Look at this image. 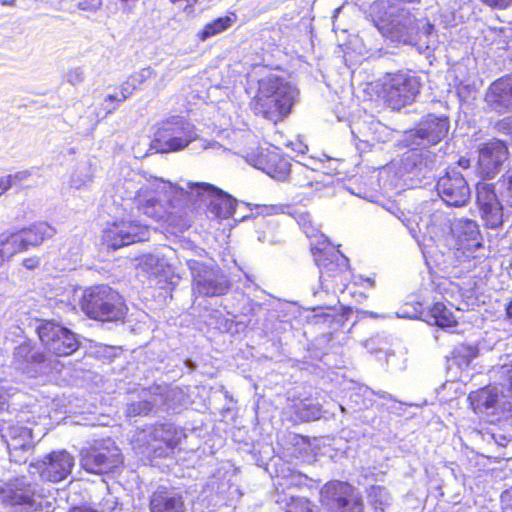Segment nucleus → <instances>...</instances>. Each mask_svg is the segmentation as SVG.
Segmentation results:
<instances>
[{
	"instance_id": "0e129e2a",
	"label": "nucleus",
	"mask_w": 512,
	"mask_h": 512,
	"mask_svg": "<svg viewBox=\"0 0 512 512\" xmlns=\"http://www.w3.org/2000/svg\"><path fill=\"white\" fill-rule=\"evenodd\" d=\"M459 164L466 168V167H468L469 160H460Z\"/></svg>"
},
{
	"instance_id": "393cba45",
	"label": "nucleus",
	"mask_w": 512,
	"mask_h": 512,
	"mask_svg": "<svg viewBox=\"0 0 512 512\" xmlns=\"http://www.w3.org/2000/svg\"><path fill=\"white\" fill-rule=\"evenodd\" d=\"M150 510L151 512H184L183 497L174 490L160 487L151 496Z\"/></svg>"
},
{
	"instance_id": "9d476101",
	"label": "nucleus",
	"mask_w": 512,
	"mask_h": 512,
	"mask_svg": "<svg viewBox=\"0 0 512 512\" xmlns=\"http://www.w3.org/2000/svg\"><path fill=\"white\" fill-rule=\"evenodd\" d=\"M419 91V78L407 73L389 74L383 81L384 98L387 104L395 110L413 102Z\"/></svg>"
},
{
	"instance_id": "f8f14e48",
	"label": "nucleus",
	"mask_w": 512,
	"mask_h": 512,
	"mask_svg": "<svg viewBox=\"0 0 512 512\" xmlns=\"http://www.w3.org/2000/svg\"><path fill=\"white\" fill-rule=\"evenodd\" d=\"M37 333L45 349L56 356H68L78 349L74 333L53 321L42 322Z\"/></svg>"
},
{
	"instance_id": "5fc2aeb1",
	"label": "nucleus",
	"mask_w": 512,
	"mask_h": 512,
	"mask_svg": "<svg viewBox=\"0 0 512 512\" xmlns=\"http://www.w3.org/2000/svg\"><path fill=\"white\" fill-rule=\"evenodd\" d=\"M11 188L10 178H6L5 175H0V196Z\"/></svg>"
},
{
	"instance_id": "f257e3e1",
	"label": "nucleus",
	"mask_w": 512,
	"mask_h": 512,
	"mask_svg": "<svg viewBox=\"0 0 512 512\" xmlns=\"http://www.w3.org/2000/svg\"><path fill=\"white\" fill-rule=\"evenodd\" d=\"M126 184L127 189H131L130 193H134L132 200L137 210L157 221L166 217L172 198L178 195L187 194L191 198L209 201V211L223 219L233 215L237 204L236 199L207 183L186 182L185 187H180L158 178H150L143 183L137 182V185L132 181Z\"/></svg>"
},
{
	"instance_id": "a18cd8bd",
	"label": "nucleus",
	"mask_w": 512,
	"mask_h": 512,
	"mask_svg": "<svg viewBox=\"0 0 512 512\" xmlns=\"http://www.w3.org/2000/svg\"><path fill=\"white\" fill-rule=\"evenodd\" d=\"M12 389L2 382H0V411H3L8 406L9 398L11 397Z\"/></svg>"
},
{
	"instance_id": "774afa93",
	"label": "nucleus",
	"mask_w": 512,
	"mask_h": 512,
	"mask_svg": "<svg viewBox=\"0 0 512 512\" xmlns=\"http://www.w3.org/2000/svg\"><path fill=\"white\" fill-rule=\"evenodd\" d=\"M369 315H370L371 317H374V318H376V317H377V314H375V313H373V312H370V313H369Z\"/></svg>"
},
{
	"instance_id": "e433bc0d",
	"label": "nucleus",
	"mask_w": 512,
	"mask_h": 512,
	"mask_svg": "<svg viewBox=\"0 0 512 512\" xmlns=\"http://www.w3.org/2000/svg\"><path fill=\"white\" fill-rule=\"evenodd\" d=\"M274 147L263 148L260 147L256 152L247 154V161L255 168L260 170V162H267L268 154H272Z\"/></svg>"
},
{
	"instance_id": "e2e57ef3",
	"label": "nucleus",
	"mask_w": 512,
	"mask_h": 512,
	"mask_svg": "<svg viewBox=\"0 0 512 512\" xmlns=\"http://www.w3.org/2000/svg\"><path fill=\"white\" fill-rule=\"evenodd\" d=\"M204 253H205V251L203 249H200V248L195 249V254L199 257H201Z\"/></svg>"
},
{
	"instance_id": "0eeeda50",
	"label": "nucleus",
	"mask_w": 512,
	"mask_h": 512,
	"mask_svg": "<svg viewBox=\"0 0 512 512\" xmlns=\"http://www.w3.org/2000/svg\"><path fill=\"white\" fill-rule=\"evenodd\" d=\"M399 219L408 228L414 238L417 233L429 236L433 241H440L451 235L453 222L451 218L440 210H427L421 216L417 214L401 213Z\"/></svg>"
},
{
	"instance_id": "49530a36",
	"label": "nucleus",
	"mask_w": 512,
	"mask_h": 512,
	"mask_svg": "<svg viewBox=\"0 0 512 512\" xmlns=\"http://www.w3.org/2000/svg\"><path fill=\"white\" fill-rule=\"evenodd\" d=\"M501 502L504 512H512V487L502 493Z\"/></svg>"
},
{
	"instance_id": "dca6fc26",
	"label": "nucleus",
	"mask_w": 512,
	"mask_h": 512,
	"mask_svg": "<svg viewBox=\"0 0 512 512\" xmlns=\"http://www.w3.org/2000/svg\"><path fill=\"white\" fill-rule=\"evenodd\" d=\"M436 189L441 199L447 205L455 207L465 205L471 195L465 178L455 170L449 171L440 177Z\"/></svg>"
},
{
	"instance_id": "a19ab883",
	"label": "nucleus",
	"mask_w": 512,
	"mask_h": 512,
	"mask_svg": "<svg viewBox=\"0 0 512 512\" xmlns=\"http://www.w3.org/2000/svg\"><path fill=\"white\" fill-rule=\"evenodd\" d=\"M502 195L512 205V167L501 178Z\"/></svg>"
},
{
	"instance_id": "72a5a7b5",
	"label": "nucleus",
	"mask_w": 512,
	"mask_h": 512,
	"mask_svg": "<svg viewBox=\"0 0 512 512\" xmlns=\"http://www.w3.org/2000/svg\"><path fill=\"white\" fill-rule=\"evenodd\" d=\"M142 266L144 270L154 276L166 275L170 271L164 259L152 254L144 257Z\"/></svg>"
},
{
	"instance_id": "4c0bfd02",
	"label": "nucleus",
	"mask_w": 512,
	"mask_h": 512,
	"mask_svg": "<svg viewBox=\"0 0 512 512\" xmlns=\"http://www.w3.org/2000/svg\"><path fill=\"white\" fill-rule=\"evenodd\" d=\"M154 75V71L150 67L143 68L129 76V84L137 89L148 79Z\"/></svg>"
},
{
	"instance_id": "37998d69",
	"label": "nucleus",
	"mask_w": 512,
	"mask_h": 512,
	"mask_svg": "<svg viewBox=\"0 0 512 512\" xmlns=\"http://www.w3.org/2000/svg\"><path fill=\"white\" fill-rule=\"evenodd\" d=\"M67 81L72 85H77L84 80V72L82 68L75 67L68 70L66 75Z\"/></svg>"
},
{
	"instance_id": "f03ea898",
	"label": "nucleus",
	"mask_w": 512,
	"mask_h": 512,
	"mask_svg": "<svg viewBox=\"0 0 512 512\" xmlns=\"http://www.w3.org/2000/svg\"><path fill=\"white\" fill-rule=\"evenodd\" d=\"M299 91L277 72L260 75L250 107L256 115L276 124L285 119L298 100Z\"/></svg>"
},
{
	"instance_id": "052dcab7",
	"label": "nucleus",
	"mask_w": 512,
	"mask_h": 512,
	"mask_svg": "<svg viewBox=\"0 0 512 512\" xmlns=\"http://www.w3.org/2000/svg\"><path fill=\"white\" fill-rule=\"evenodd\" d=\"M506 316L508 319L512 320V300L506 306Z\"/></svg>"
},
{
	"instance_id": "39448f33",
	"label": "nucleus",
	"mask_w": 512,
	"mask_h": 512,
	"mask_svg": "<svg viewBox=\"0 0 512 512\" xmlns=\"http://www.w3.org/2000/svg\"><path fill=\"white\" fill-rule=\"evenodd\" d=\"M473 411L491 423L512 419V401L503 386L489 385L473 391L468 397Z\"/></svg>"
},
{
	"instance_id": "864d4df0",
	"label": "nucleus",
	"mask_w": 512,
	"mask_h": 512,
	"mask_svg": "<svg viewBox=\"0 0 512 512\" xmlns=\"http://www.w3.org/2000/svg\"><path fill=\"white\" fill-rule=\"evenodd\" d=\"M354 282L356 285H360L363 287L372 288L374 287V280L370 278H364L363 276L354 277Z\"/></svg>"
},
{
	"instance_id": "4468645a",
	"label": "nucleus",
	"mask_w": 512,
	"mask_h": 512,
	"mask_svg": "<svg viewBox=\"0 0 512 512\" xmlns=\"http://www.w3.org/2000/svg\"><path fill=\"white\" fill-rule=\"evenodd\" d=\"M149 229L146 225L130 220L114 222L103 231L104 242L113 249L147 240Z\"/></svg>"
},
{
	"instance_id": "f3484780",
	"label": "nucleus",
	"mask_w": 512,
	"mask_h": 512,
	"mask_svg": "<svg viewBox=\"0 0 512 512\" xmlns=\"http://www.w3.org/2000/svg\"><path fill=\"white\" fill-rule=\"evenodd\" d=\"M476 203L488 227L494 229L502 225L503 207L495 192L494 184L486 182L477 184Z\"/></svg>"
},
{
	"instance_id": "aec40b11",
	"label": "nucleus",
	"mask_w": 512,
	"mask_h": 512,
	"mask_svg": "<svg viewBox=\"0 0 512 512\" xmlns=\"http://www.w3.org/2000/svg\"><path fill=\"white\" fill-rule=\"evenodd\" d=\"M487 106L497 113L512 111V74L505 75L490 84L485 94Z\"/></svg>"
},
{
	"instance_id": "de8ad7c7",
	"label": "nucleus",
	"mask_w": 512,
	"mask_h": 512,
	"mask_svg": "<svg viewBox=\"0 0 512 512\" xmlns=\"http://www.w3.org/2000/svg\"><path fill=\"white\" fill-rule=\"evenodd\" d=\"M199 149H201V150L212 149L216 152L225 150L220 143H218L216 141H208V140H204V139L200 140Z\"/></svg>"
},
{
	"instance_id": "c9c22d12",
	"label": "nucleus",
	"mask_w": 512,
	"mask_h": 512,
	"mask_svg": "<svg viewBox=\"0 0 512 512\" xmlns=\"http://www.w3.org/2000/svg\"><path fill=\"white\" fill-rule=\"evenodd\" d=\"M297 416L303 421H313L321 416V409L316 404L301 402L297 406Z\"/></svg>"
},
{
	"instance_id": "2eb2a0df",
	"label": "nucleus",
	"mask_w": 512,
	"mask_h": 512,
	"mask_svg": "<svg viewBox=\"0 0 512 512\" xmlns=\"http://www.w3.org/2000/svg\"><path fill=\"white\" fill-rule=\"evenodd\" d=\"M369 16L380 31L383 33H393L396 36L402 32L405 22L409 25L414 22V17L408 12L397 10L395 7L389 5L387 1L372 3L369 7Z\"/></svg>"
},
{
	"instance_id": "5701e85b",
	"label": "nucleus",
	"mask_w": 512,
	"mask_h": 512,
	"mask_svg": "<svg viewBox=\"0 0 512 512\" xmlns=\"http://www.w3.org/2000/svg\"><path fill=\"white\" fill-rule=\"evenodd\" d=\"M137 441H146V444L156 451L159 447L156 442H163L168 448L173 449L179 443V435L172 424H159L138 433Z\"/></svg>"
},
{
	"instance_id": "f704fd0d",
	"label": "nucleus",
	"mask_w": 512,
	"mask_h": 512,
	"mask_svg": "<svg viewBox=\"0 0 512 512\" xmlns=\"http://www.w3.org/2000/svg\"><path fill=\"white\" fill-rule=\"evenodd\" d=\"M93 173L90 165L87 163H79L74 170L70 184L76 189H79L92 181Z\"/></svg>"
},
{
	"instance_id": "6ab92c4d",
	"label": "nucleus",
	"mask_w": 512,
	"mask_h": 512,
	"mask_svg": "<svg viewBox=\"0 0 512 512\" xmlns=\"http://www.w3.org/2000/svg\"><path fill=\"white\" fill-rule=\"evenodd\" d=\"M433 25L428 22H422L421 25L414 18V22L409 25L404 23L402 32L397 36L399 41L413 44L420 52H426L436 48L437 40Z\"/></svg>"
},
{
	"instance_id": "1a4fd4ad",
	"label": "nucleus",
	"mask_w": 512,
	"mask_h": 512,
	"mask_svg": "<svg viewBox=\"0 0 512 512\" xmlns=\"http://www.w3.org/2000/svg\"><path fill=\"white\" fill-rule=\"evenodd\" d=\"M320 501L330 512H363L361 495L349 483L330 481L320 490Z\"/></svg>"
},
{
	"instance_id": "603ef678",
	"label": "nucleus",
	"mask_w": 512,
	"mask_h": 512,
	"mask_svg": "<svg viewBox=\"0 0 512 512\" xmlns=\"http://www.w3.org/2000/svg\"><path fill=\"white\" fill-rule=\"evenodd\" d=\"M499 130L512 134V117L505 118L498 123Z\"/></svg>"
},
{
	"instance_id": "a878e982",
	"label": "nucleus",
	"mask_w": 512,
	"mask_h": 512,
	"mask_svg": "<svg viewBox=\"0 0 512 512\" xmlns=\"http://www.w3.org/2000/svg\"><path fill=\"white\" fill-rule=\"evenodd\" d=\"M451 235L455 237L461 248L479 247V229L475 221L461 218L453 222Z\"/></svg>"
},
{
	"instance_id": "79ce46f5",
	"label": "nucleus",
	"mask_w": 512,
	"mask_h": 512,
	"mask_svg": "<svg viewBox=\"0 0 512 512\" xmlns=\"http://www.w3.org/2000/svg\"><path fill=\"white\" fill-rule=\"evenodd\" d=\"M137 88L132 86L131 84H129V79H127L121 86V98H118L114 95H108L107 98L105 99L106 102L108 101H123L125 99H127L129 96L132 95V93L136 90Z\"/></svg>"
},
{
	"instance_id": "c85d7f7f",
	"label": "nucleus",
	"mask_w": 512,
	"mask_h": 512,
	"mask_svg": "<svg viewBox=\"0 0 512 512\" xmlns=\"http://www.w3.org/2000/svg\"><path fill=\"white\" fill-rule=\"evenodd\" d=\"M260 170L277 180H284L291 171V165L283 158L278 149L275 148L272 154H268L267 162H260Z\"/></svg>"
},
{
	"instance_id": "412c9836",
	"label": "nucleus",
	"mask_w": 512,
	"mask_h": 512,
	"mask_svg": "<svg viewBox=\"0 0 512 512\" xmlns=\"http://www.w3.org/2000/svg\"><path fill=\"white\" fill-rule=\"evenodd\" d=\"M23 420L25 418L21 416V421L10 425L3 436L7 443L10 457L14 461H21V453L28 452L34 446L32 428L22 425L21 422Z\"/></svg>"
},
{
	"instance_id": "4be33fe9",
	"label": "nucleus",
	"mask_w": 512,
	"mask_h": 512,
	"mask_svg": "<svg viewBox=\"0 0 512 512\" xmlns=\"http://www.w3.org/2000/svg\"><path fill=\"white\" fill-rule=\"evenodd\" d=\"M448 131L449 120L446 116L429 114L421 121L414 133V136L419 139L416 144L419 146L437 144L447 136Z\"/></svg>"
},
{
	"instance_id": "ddd939ff",
	"label": "nucleus",
	"mask_w": 512,
	"mask_h": 512,
	"mask_svg": "<svg viewBox=\"0 0 512 512\" xmlns=\"http://www.w3.org/2000/svg\"><path fill=\"white\" fill-rule=\"evenodd\" d=\"M74 464V457L67 451L52 452L42 461L30 464V473H38L43 481L57 483L71 474Z\"/></svg>"
},
{
	"instance_id": "20e7f679",
	"label": "nucleus",
	"mask_w": 512,
	"mask_h": 512,
	"mask_svg": "<svg viewBox=\"0 0 512 512\" xmlns=\"http://www.w3.org/2000/svg\"><path fill=\"white\" fill-rule=\"evenodd\" d=\"M0 497L17 512H35L50 506L44 489L32 483L26 476L15 477L4 482L0 486Z\"/></svg>"
},
{
	"instance_id": "7ed1b4c3",
	"label": "nucleus",
	"mask_w": 512,
	"mask_h": 512,
	"mask_svg": "<svg viewBox=\"0 0 512 512\" xmlns=\"http://www.w3.org/2000/svg\"><path fill=\"white\" fill-rule=\"evenodd\" d=\"M80 306L89 318L99 321H120L127 313L122 296L107 285L85 289Z\"/></svg>"
},
{
	"instance_id": "4d7b16f0",
	"label": "nucleus",
	"mask_w": 512,
	"mask_h": 512,
	"mask_svg": "<svg viewBox=\"0 0 512 512\" xmlns=\"http://www.w3.org/2000/svg\"><path fill=\"white\" fill-rule=\"evenodd\" d=\"M68 512H99V511H97L96 509H94L90 506L82 505V506L73 507Z\"/></svg>"
},
{
	"instance_id": "69168bd1",
	"label": "nucleus",
	"mask_w": 512,
	"mask_h": 512,
	"mask_svg": "<svg viewBox=\"0 0 512 512\" xmlns=\"http://www.w3.org/2000/svg\"><path fill=\"white\" fill-rule=\"evenodd\" d=\"M300 186H306V185H311V182H307V183H299Z\"/></svg>"
},
{
	"instance_id": "338daca9",
	"label": "nucleus",
	"mask_w": 512,
	"mask_h": 512,
	"mask_svg": "<svg viewBox=\"0 0 512 512\" xmlns=\"http://www.w3.org/2000/svg\"><path fill=\"white\" fill-rule=\"evenodd\" d=\"M321 238H323V239H324V241H323L322 243H320V244H321L322 246H324V245H325V242H326V239H325L324 235H321Z\"/></svg>"
},
{
	"instance_id": "58836bf2",
	"label": "nucleus",
	"mask_w": 512,
	"mask_h": 512,
	"mask_svg": "<svg viewBox=\"0 0 512 512\" xmlns=\"http://www.w3.org/2000/svg\"><path fill=\"white\" fill-rule=\"evenodd\" d=\"M14 355L16 358L27 362L37 360V356L33 353V348L29 342H23L17 346Z\"/></svg>"
},
{
	"instance_id": "423d86ee",
	"label": "nucleus",
	"mask_w": 512,
	"mask_h": 512,
	"mask_svg": "<svg viewBox=\"0 0 512 512\" xmlns=\"http://www.w3.org/2000/svg\"><path fill=\"white\" fill-rule=\"evenodd\" d=\"M192 276V293L196 296L215 297L228 292L230 281L216 264H207L186 258Z\"/></svg>"
},
{
	"instance_id": "6e6d98bb",
	"label": "nucleus",
	"mask_w": 512,
	"mask_h": 512,
	"mask_svg": "<svg viewBox=\"0 0 512 512\" xmlns=\"http://www.w3.org/2000/svg\"><path fill=\"white\" fill-rule=\"evenodd\" d=\"M101 6V0H91V7H89L86 2H80L79 3V8L82 9V10H87V9H93V10H96L98 9L99 7Z\"/></svg>"
},
{
	"instance_id": "473e14b6",
	"label": "nucleus",
	"mask_w": 512,
	"mask_h": 512,
	"mask_svg": "<svg viewBox=\"0 0 512 512\" xmlns=\"http://www.w3.org/2000/svg\"><path fill=\"white\" fill-rule=\"evenodd\" d=\"M428 316L431 322L441 328L452 327L457 323L456 317L451 309L440 302L434 303L429 310Z\"/></svg>"
},
{
	"instance_id": "8fccbe9b",
	"label": "nucleus",
	"mask_w": 512,
	"mask_h": 512,
	"mask_svg": "<svg viewBox=\"0 0 512 512\" xmlns=\"http://www.w3.org/2000/svg\"><path fill=\"white\" fill-rule=\"evenodd\" d=\"M23 266L29 270H33L40 264V258L37 256L25 258L22 262Z\"/></svg>"
},
{
	"instance_id": "a211bd4d",
	"label": "nucleus",
	"mask_w": 512,
	"mask_h": 512,
	"mask_svg": "<svg viewBox=\"0 0 512 512\" xmlns=\"http://www.w3.org/2000/svg\"><path fill=\"white\" fill-rule=\"evenodd\" d=\"M508 148L503 141L492 140L479 148L478 171L486 178H493L508 159Z\"/></svg>"
},
{
	"instance_id": "7c9ffc66",
	"label": "nucleus",
	"mask_w": 512,
	"mask_h": 512,
	"mask_svg": "<svg viewBox=\"0 0 512 512\" xmlns=\"http://www.w3.org/2000/svg\"><path fill=\"white\" fill-rule=\"evenodd\" d=\"M236 20L237 16L234 13L214 19L207 23L202 30L197 33V37L201 41H206L207 39L231 28L235 24Z\"/></svg>"
},
{
	"instance_id": "09e8293b",
	"label": "nucleus",
	"mask_w": 512,
	"mask_h": 512,
	"mask_svg": "<svg viewBox=\"0 0 512 512\" xmlns=\"http://www.w3.org/2000/svg\"><path fill=\"white\" fill-rule=\"evenodd\" d=\"M5 176H6V178H10L11 188H12L13 186L17 185L18 183L22 182L27 177H29L30 173L28 171H19V172H16L15 174H9V175H5Z\"/></svg>"
},
{
	"instance_id": "3c124183",
	"label": "nucleus",
	"mask_w": 512,
	"mask_h": 512,
	"mask_svg": "<svg viewBox=\"0 0 512 512\" xmlns=\"http://www.w3.org/2000/svg\"><path fill=\"white\" fill-rule=\"evenodd\" d=\"M483 2L491 7L503 9L508 7L512 0H483Z\"/></svg>"
},
{
	"instance_id": "9b49d317",
	"label": "nucleus",
	"mask_w": 512,
	"mask_h": 512,
	"mask_svg": "<svg viewBox=\"0 0 512 512\" xmlns=\"http://www.w3.org/2000/svg\"><path fill=\"white\" fill-rule=\"evenodd\" d=\"M80 457L81 466L87 472L94 474L109 472L122 463L119 448L110 440L83 448Z\"/></svg>"
},
{
	"instance_id": "13d9d810",
	"label": "nucleus",
	"mask_w": 512,
	"mask_h": 512,
	"mask_svg": "<svg viewBox=\"0 0 512 512\" xmlns=\"http://www.w3.org/2000/svg\"><path fill=\"white\" fill-rule=\"evenodd\" d=\"M375 344H376V339H369L365 342V347L368 349V351L372 354L374 353H377L378 351L375 350Z\"/></svg>"
},
{
	"instance_id": "ea45409f",
	"label": "nucleus",
	"mask_w": 512,
	"mask_h": 512,
	"mask_svg": "<svg viewBox=\"0 0 512 512\" xmlns=\"http://www.w3.org/2000/svg\"><path fill=\"white\" fill-rule=\"evenodd\" d=\"M287 512H312L311 503L307 498H291Z\"/></svg>"
},
{
	"instance_id": "c03bdc74",
	"label": "nucleus",
	"mask_w": 512,
	"mask_h": 512,
	"mask_svg": "<svg viewBox=\"0 0 512 512\" xmlns=\"http://www.w3.org/2000/svg\"><path fill=\"white\" fill-rule=\"evenodd\" d=\"M457 354L463 355V357L466 358L465 363L468 364L477 357L478 350L473 346H461L457 349Z\"/></svg>"
},
{
	"instance_id": "c756f323",
	"label": "nucleus",
	"mask_w": 512,
	"mask_h": 512,
	"mask_svg": "<svg viewBox=\"0 0 512 512\" xmlns=\"http://www.w3.org/2000/svg\"><path fill=\"white\" fill-rule=\"evenodd\" d=\"M23 241L19 231L0 234V265L26 250Z\"/></svg>"
},
{
	"instance_id": "680f3d73",
	"label": "nucleus",
	"mask_w": 512,
	"mask_h": 512,
	"mask_svg": "<svg viewBox=\"0 0 512 512\" xmlns=\"http://www.w3.org/2000/svg\"><path fill=\"white\" fill-rule=\"evenodd\" d=\"M507 372L509 373L510 391L512 393V366Z\"/></svg>"
},
{
	"instance_id": "6e6552de",
	"label": "nucleus",
	"mask_w": 512,
	"mask_h": 512,
	"mask_svg": "<svg viewBox=\"0 0 512 512\" xmlns=\"http://www.w3.org/2000/svg\"><path fill=\"white\" fill-rule=\"evenodd\" d=\"M198 139L194 124L174 117L162 123L155 133V143L161 152H176L183 150Z\"/></svg>"
},
{
	"instance_id": "2f4dec72",
	"label": "nucleus",
	"mask_w": 512,
	"mask_h": 512,
	"mask_svg": "<svg viewBox=\"0 0 512 512\" xmlns=\"http://www.w3.org/2000/svg\"><path fill=\"white\" fill-rule=\"evenodd\" d=\"M369 505L374 512H387L392 506L393 497L384 486H371L367 491Z\"/></svg>"
},
{
	"instance_id": "bb28decb",
	"label": "nucleus",
	"mask_w": 512,
	"mask_h": 512,
	"mask_svg": "<svg viewBox=\"0 0 512 512\" xmlns=\"http://www.w3.org/2000/svg\"><path fill=\"white\" fill-rule=\"evenodd\" d=\"M23 244L27 250L29 247L41 245L45 240L52 238L56 230L46 222H38L28 228L19 230Z\"/></svg>"
},
{
	"instance_id": "bf43d9fd",
	"label": "nucleus",
	"mask_w": 512,
	"mask_h": 512,
	"mask_svg": "<svg viewBox=\"0 0 512 512\" xmlns=\"http://www.w3.org/2000/svg\"><path fill=\"white\" fill-rule=\"evenodd\" d=\"M366 391H369L372 394H376L377 396H379L380 398L385 399V400H394L391 394L384 392V391L374 392L370 389H366Z\"/></svg>"
},
{
	"instance_id": "cd10ccee",
	"label": "nucleus",
	"mask_w": 512,
	"mask_h": 512,
	"mask_svg": "<svg viewBox=\"0 0 512 512\" xmlns=\"http://www.w3.org/2000/svg\"><path fill=\"white\" fill-rule=\"evenodd\" d=\"M158 390V387L154 388V391ZM139 397V400L127 404L125 410L127 417L146 416L158 403L156 392H152V389H142Z\"/></svg>"
},
{
	"instance_id": "b1692460",
	"label": "nucleus",
	"mask_w": 512,
	"mask_h": 512,
	"mask_svg": "<svg viewBox=\"0 0 512 512\" xmlns=\"http://www.w3.org/2000/svg\"><path fill=\"white\" fill-rule=\"evenodd\" d=\"M311 251L314 255L315 262L320 269V282L324 289L336 291L338 288L335 285H330L328 278L337 277L340 271L339 264L335 263V258L340 256L337 253L329 255L326 252V247L312 246Z\"/></svg>"
}]
</instances>
